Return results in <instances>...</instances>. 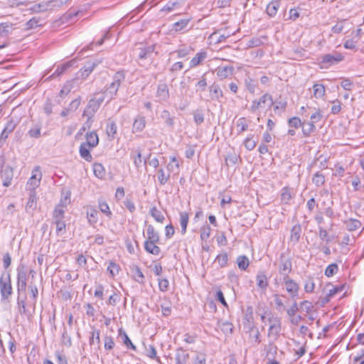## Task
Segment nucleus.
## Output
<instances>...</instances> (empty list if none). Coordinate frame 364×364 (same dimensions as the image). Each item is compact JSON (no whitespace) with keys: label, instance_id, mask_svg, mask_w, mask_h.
Listing matches in <instances>:
<instances>
[{"label":"nucleus","instance_id":"1","mask_svg":"<svg viewBox=\"0 0 364 364\" xmlns=\"http://www.w3.org/2000/svg\"><path fill=\"white\" fill-rule=\"evenodd\" d=\"M0 293L2 301L8 300L13 294L10 273L3 274L0 277Z\"/></svg>","mask_w":364,"mask_h":364},{"label":"nucleus","instance_id":"2","mask_svg":"<svg viewBox=\"0 0 364 364\" xmlns=\"http://www.w3.org/2000/svg\"><path fill=\"white\" fill-rule=\"evenodd\" d=\"M156 45H144L139 44V46L136 48L135 53L136 54L137 60L140 64H142L145 60H151L152 55L155 51Z\"/></svg>","mask_w":364,"mask_h":364},{"label":"nucleus","instance_id":"3","mask_svg":"<svg viewBox=\"0 0 364 364\" xmlns=\"http://www.w3.org/2000/svg\"><path fill=\"white\" fill-rule=\"evenodd\" d=\"M269 324L268 330V338L270 342L276 341L281 331V321L277 316H271L268 318Z\"/></svg>","mask_w":364,"mask_h":364},{"label":"nucleus","instance_id":"4","mask_svg":"<svg viewBox=\"0 0 364 364\" xmlns=\"http://www.w3.org/2000/svg\"><path fill=\"white\" fill-rule=\"evenodd\" d=\"M125 76L123 72H117L113 76V81L107 88L105 93L108 95V101L111 100L117 95L118 89L124 80Z\"/></svg>","mask_w":364,"mask_h":364},{"label":"nucleus","instance_id":"5","mask_svg":"<svg viewBox=\"0 0 364 364\" xmlns=\"http://www.w3.org/2000/svg\"><path fill=\"white\" fill-rule=\"evenodd\" d=\"M28 270L23 264H20L17 267V291L20 294L25 292L27 286Z\"/></svg>","mask_w":364,"mask_h":364},{"label":"nucleus","instance_id":"6","mask_svg":"<svg viewBox=\"0 0 364 364\" xmlns=\"http://www.w3.org/2000/svg\"><path fill=\"white\" fill-rule=\"evenodd\" d=\"M267 364H279L283 353L278 352L277 348L270 343L265 347Z\"/></svg>","mask_w":364,"mask_h":364},{"label":"nucleus","instance_id":"7","mask_svg":"<svg viewBox=\"0 0 364 364\" xmlns=\"http://www.w3.org/2000/svg\"><path fill=\"white\" fill-rule=\"evenodd\" d=\"M65 210L63 207L59 204L57 205L53 211V217L54 220V223L56 225V232L57 234H60L63 231L65 230V224L63 220L64 218Z\"/></svg>","mask_w":364,"mask_h":364},{"label":"nucleus","instance_id":"8","mask_svg":"<svg viewBox=\"0 0 364 364\" xmlns=\"http://www.w3.org/2000/svg\"><path fill=\"white\" fill-rule=\"evenodd\" d=\"M292 269V263L289 257H286L284 253L279 257V263L278 265V272L284 277H289V274Z\"/></svg>","mask_w":364,"mask_h":364},{"label":"nucleus","instance_id":"9","mask_svg":"<svg viewBox=\"0 0 364 364\" xmlns=\"http://www.w3.org/2000/svg\"><path fill=\"white\" fill-rule=\"evenodd\" d=\"M0 177L3 181V186L8 187L11 185L14 177V171L11 167L4 166V162L0 161Z\"/></svg>","mask_w":364,"mask_h":364},{"label":"nucleus","instance_id":"10","mask_svg":"<svg viewBox=\"0 0 364 364\" xmlns=\"http://www.w3.org/2000/svg\"><path fill=\"white\" fill-rule=\"evenodd\" d=\"M283 282L285 285V289L292 299L297 297L299 295V284L289 277H284Z\"/></svg>","mask_w":364,"mask_h":364},{"label":"nucleus","instance_id":"11","mask_svg":"<svg viewBox=\"0 0 364 364\" xmlns=\"http://www.w3.org/2000/svg\"><path fill=\"white\" fill-rule=\"evenodd\" d=\"M268 100L270 101V106L274 104L272 97L268 93L264 94L258 100H254L250 107V111L252 113L256 112L258 109L264 107V105Z\"/></svg>","mask_w":364,"mask_h":364},{"label":"nucleus","instance_id":"12","mask_svg":"<svg viewBox=\"0 0 364 364\" xmlns=\"http://www.w3.org/2000/svg\"><path fill=\"white\" fill-rule=\"evenodd\" d=\"M16 124L12 119L9 120L0 135V148H1L6 141L9 135L15 129Z\"/></svg>","mask_w":364,"mask_h":364},{"label":"nucleus","instance_id":"13","mask_svg":"<svg viewBox=\"0 0 364 364\" xmlns=\"http://www.w3.org/2000/svg\"><path fill=\"white\" fill-rule=\"evenodd\" d=\"M210 96L213 100L220 102V99L224 97L223 92L220 85L214 82L209 86Z\"/></svg>","mask_w":364,"mask_h":364},{"label":"nucleus","instance_id":"14","mask_svg":"<svg viewBox=\"0 0 364 364\" xmlns=\"http://www.w3.org/2000/svg\"><path fill=\"white\" fill-rule=\"evenodd\" d=\"M208 53L205 50H200L190 60L189 68H193L202 64V63L207 58Z\"/></svg>","mask_w":364,"mask_h":364},{"label":"nucleus","instance_id":"15","mask_svg":"<svg viewBox=\"0 0 364 364\" xmlns=\"http://www.w3.org/2000/svg\"><path fill=\"white\" fill-rule=\"evenodd\" d=\"M156 97L160 102H166L169 98V90L166 83H160L158 85Z\"/></svg>","mask_w":364,"mask_h":364},{"label":"nucleus","instance_id":"16","mask_svg":"<svg viewBox=\"0 0 364 364\" xmlns=\"http://www.w3.org/2000/svg\"><path fill=\"white\" fill-rule=\"evenodd\" d=\"M41 178H42V173L41 171V168H40V166H37L33 170L32 176L29 178L28 183L34 189L35 188H36L39 186Z\"/></svg>","mask_w":364,"mask_h":364},{"label":"nucleus","instance_id":"17","mask_svg":"<svg viewBox=\"0 0 364 364\" xmlns=\"http://www.w3.org/2000/svg\"><path fill=\"white\" fill-rule=\"evenodd\" d=\"M343 59V56L341 53H336L335 55L326 54L321 56V63L324 65H332L335 63L341 61Z\"/></svg>","mask_w":364,"mask_h":364},{"label":"nucleus","instance_id":"18","mask_svg":"<svg viewBox=\"0 0 364 364\" xmlns=\"http://www.w3.org/2000/svg\"><path fill=\"white\" fill-rule=\"evenodd\" d=\"M100 107L97 104L95 103L94 101L91 100L89 101L87 105L85 107L83 112V117H86L87 120H90L92 118L95 112L98 110Z\"/></svg>","mask_w":364,"mask_h":364},{"label":"nucleus","instance_id":"19","mask_svg":"<svg viewBox=\"0 0 364 364\" xmlns=\"http://www.w3.org/2000/svg\"><path fill=\"white\" fill-rule=\"evenodd\" d=\"M146 127L145 117L142 115H138L134 119L132 124V132H141L144 130Z\"/></svg>","mask_w":364,"mask_h":364},{"label":"nucleus","instance_id":"20","mask_svg":"<svg viewBox=\"0 0 364 364\" xmlns=\"http://www.w3.org/2000/svg\"><path fill=\"white\" fill-rule=\"evenodd\" d=\"M183 5V0L169 1L161 9V11L171 12L179 10Z\"/></svg>","mask_w":364,"mask_h":364},{"label":"nucleus","instance_id":"21","mask_svg":"<svg viewBox=\"0 0 364 364\" xmlns=\"http://www.w3.org/2000/svg\"><path fill=\"white\" fill-rule=\"evenodd\" d=\"M301 226L300 224L294 225L290 231L289 240L294 245L299 242L301 235Z\"/></svg>","mask_w":364,"mask_h":364},{"label":"nucleus","instance_id":"22","mask_svg":"<svg viewBox=\"0 0 364 364\" xmlns=\"http://www.w3.org/2000/svg\"><path fill=\"white\" fill-rule=\"evenodd\" d=\"M37 207V199L36 192L33 190L29 193L28 200L26 205V211L28 213H32Z\"/></svg>","mask_w":364,"mask_h":364},{"label":"nucleus","instance_id":"23","mask_svg":"<svg viewBox=\"0 0 364 364\" xmlns=\"http://www.w3.org/2000/svg\"><path fill=\"white\" fill-rule=\"evenodd\" d=\"M232 66L218 67L215 69L216 75L220 80H224L231 75L233 73Z\"/></svg>","mask_w":364,"mask_h":364},{"label":"nucleus","instance_id":"24","mask_svg":"<svg viewBox=\"0 0 364 364\" xmlns=\"http://www.w3.org/2000/svg\"><path fill=\"white\" fill-rule=\"evenodd\" d=\"M42 19L40 17H33L30 20H28L24 25L23 30L28 31L32 29H35L39 26H41Z\"/></svg>","mask_w":364,"mask_h":364},{"label":"nucleus","instance_id":"25","mask_svg":"<svg viewBox=\"0 0 364 364\" xmlns=\"http://www.w3.org/2000/svg\"><path fill=\"white\" fill-rule=\"evenodd\" d=\"M96 66V63H87L77 73V77H80L82 79H85L89 76V75L92 72Z\"/></svg>","mask_w":364,"mask_h":364},{"label":"nucleus","instance_id":"26","mask_svg":"<svg viewBox=\"0 0 364 364\" xmlns=\"http://www.w3.org/2000/svg\"><path fill=\"white\" fill-rule=\"evenodd\" d=\"M160 117L164 121L166 125L172 130L175 125V118L173 116H171L170 112L164 109L161 112Z\"/></svg>","mask_w":364,"mask_h":364},{"label":"nucleus","instance_id":"27","mask_svg":"<svg viewBox=\"0 0 364 364\" xmlns=\"http://www.w3.org/2000/svg\"><path fill=\"white\" fill-rule=\"evenodd\" d=\"M86 141L83 144H87L91 148L95 147L99 143V138L95 132H88L85 135Z\"/></svg>","mask_w":364,"mask_h":364},{"label":"nucleus","instance_id":"28","mask_svg":"<svg viewBox=\"0 0 364 364\" xmlns=\"http://www.w3.org/2000/svg\"><path fill=\"white\" fill-rule=\"evenodd\" d=\"M118 333H119V337L121 338L122 343L128 349H132V350L136 349V346L132 343V342L129 339L128 335L122 328H119L118 331Z\"/></svg>","mask_w":364,"mask_h":364},{"label":"nucleus","instance_id":"29","mask_svg":"<svg viewBox=\"0 0 364 364\" xmlns=\"http://www.w3.org/2000/svg\"><path fill=\"white\" fill-rule=\"evenodd\" d=\"M158 242H149V241H145L144 242V249L145 250L154 255H159L161 252L160 247L156 245V243Z\"/></svg>","mask_w":364,"mask_h":364},{"label":"nucleus","instance_id":"30","mask_svg":"<svg viewBox=\"0 0 364 364\" xmlns=\"http://www.w3.org/2000/svg\"><path fill=\"white\" fill-rule=\"evenodd\" d=\"M117 127L116 122L109 119L106 126V132L110 139H114L117 134Z\"/></svg>","mask_w":364,"mask_h":364},{"label":"nucleus","instance_id":"31","mask_svg":"<svg viewBox=\"0 0 364 364\" xmlns=\"http://www.w3.org/2000/svg\"><path fill=\"white\" fill-rule=\"evenodd\" d=\"M256 282L257 287L262 289L265 290L268 286V281L266 274L264 272H259L256 277Z\"/></svg>","mask_w":364,"mask_h":364},{"label":"nucleus","instance_id":"32","mask_svg":"<svg viewBox=\"0 0 364 364\" xmlns=\"http://www.w3.org/2000/svg\"><path fill=\"white\" fill-rule=\"evenodd\" d=\"M100 331L98 329H95L93 328L92 331L91 332V335L89 339L90 345L91 346H94L96 348L100 347Z\"/></svg>","mask_w":364,"mask_h":364},{"label":"nucleus","instance_id":"33","mask_svg":"<svg viewBox=\"0 0 364 364\" xmlns=\"http://www.w3.org/2000/svg\"><path fill=\"white\" fill-rule=\"evenodd\" d=\"M92 149L90 146L83 143L80 146V156L86 160L87 161H91L92 159V155L90 154V150Z\"/></svg>","mask_w":364,"mask_h":364},{"label":"nucleus","instance_id":"34","mask_svg":"<svg viewBox=\"0 0 364 364\" xmlns=\"http://www.w3.org/2000/svg\"><path fill=\"white\" fill-rule=\"evenodd\" d=\"M346 228L348 231H355L361 227V222L357 219L350 218L345 221Z\"/></svg>","mask_w":364,"mask_h":364},{"label":"nucleus","instance_id":"35","mask_svg":"<svg viewBox=\"0 0 364 364\" xmlns=\"http://www.w3.org/2000/svg\"><path fill=\"white\" fill-rule=\"evenodd\" d=\"M146 233H147V238L145 241H149V242H159V235L155 231V229L153 225H149L147 226Z\"/></svg>","mask_w":364,"mask_h":364},{"label":"nucleus","instance_id":"36","mask_svg":"<svg viewBox=\"0 0 364 364\" xmlns=\"http://www.w3.org/2000/svg\"><path fill=\"white\" fill-rule=\"evenodd\" d=\"M236 127L237 129V134H241L242 132L248 129V120L244 117L239 118L237 121Z\"/></svg>","mask_w":364,"mask_h":364},{"label":"nucleus","instance_id":"37","mask_svg":"<svg viewBox=\"0 0 364 364\" xmlns=\"http://www.w3.org/2000/svg\"><path fill=\"white\" fill-rule=\"evenodd\" d=\"M134 279L139 284H144L145 283V278L140 268L137 266L132 269Z\"/></svg>","mask_w":364,"mask_h":364},{"label":"nucleus","instance_id":"38","mask_svg":"<svg viewBox=\"0 0 364 364\" xmlns=\"http://www.w3.org/2000/svg\"><path fill=\"white\" fill-rule=\"evenodd\" d=\"M191 20L190 18L181 19L172 25V29L176 32L181 31L188 26Z\"/></svg>","mask_w":364,"mask_h":364},{"label":"nucleus","instance_id":"39","mask_svg":"<svg viewBox=\"0 0 364 364\" xmlns=\"http://www.w3.org/2000/svg\"><path fill=\"white\" fill-rule=\"evenodd\" d=\"M291 199L292 195L290 188L287 186L282 188L281 190V201L289 205Z\"/></svg>","mask_w":364,"mask_h":364},{"label":"nucleus","instance_id":"40","mask_svg":"<svg viewBox=\"0 0 364 364\" xmlns=\"http://www.w3.org/2000/svg\"><path fill=\"white\" fill-rule=\"evenodd\" d=\"M150 215L154 218V220L160 223H163L165 220V217L162 212L159 210L156 206H153L149 210Z\"/></svg>","mask_w":364,"mask_h":364},{"label":"nucleus","instance_id":"41","mask_svg":"<svg viewBox=\"0 0 364 364\" xmlns=\"http://www.w3.org/2000/svg\"><path fill=\"white\" fill-rule=\"evenodd\" d=\"M280 6V3L279 1H272L267 6L266 9V12L267 15L271 17H273L276 15L278 9Z\"/></svg>","mask_w":364,"mask_h":364},{"label":"nucleus","instance_id":"42","mask_svg":"<svg viewBox=\"0 0 364 364\" xmlns=\"http://www.w3.org/2000/svg\"><path fill=\"white\" fill-rule=\"evenodd\" d=\"M313 90L314 96L317 99L322 98L325 95L326 90L324 85L322 84H314L313 85Z\"/></svg>","mask_w":364,"mask_h":364},{"label":"nucleus","instance_id":"43","mask_svg":"<svg viewBox=\"0 0 364 364\" xmlns=\"http://www.w3.org/2000/svg\"><path fill=\"white\" fill-rule=\"evenodd\" d=\"M98 206L100 210V211L104 213L106 216H107L109 218H111L112 217V211L109 209V207L107 202L103 199H99L98 200Z\"/></svg>","mask_w":364,"mask_h":364},{"label":"nucleus","instance_id":"44","mask_svg":"<svg viewBox=\"0 0 364 364\" xmlns=\"http://www.w3.org/2000/svg\"><path fill=\"white\" fill-rule=\"evenodd\" d=\"M189 216L186 212L180 213V225L181 227V234L186 232V228L188 223Z\"/></svg>","mask_w":364,"mask_h":364},{"label":"nucleus","instance_id":"45","mask_svg":"<svg viewBox=\"0 0 364 364\" xmlns=\"http://www.w3.org/2000/svg\"><path fill=\"white\" fill-rule=\"evenodd\" d=\"M250 333V338L252 343H255L256 344H259L260 341V333L259 332L258 328L253 327L250 329H247Z\"/></svg>","mask_w":364,"mask_h":364},{"label":"nucleus","instance_id":"46","mask_svg":"<svg viewBox=\"0 0 364 364\" xmlns=\"http://www.w3.org/2000/svg\"><path fill=\"white\" fill-rule=\"evenodd\" d=\"M87 218L88 222L91 225H94L98 221V212L95 208H90L87 212Z\"/></svg>","mask_w":364,"mask_h":364},{"label":"nucleus","instance_id":"47","mask_svg":"<svg viewBox=\"0 0 364 364\" xmlns=\"http://www.w3.org/2000/svg\"><path fill=\"white\" fill-rule=\"evenodd\" d=\"M312 182L317 187L321 186L326 182L324 175L318 171L315 173L312 177Z\"/></svg>","mask_w":364,"mask_h":364},{"label":"nucleus","instance_id":"48","mask_svg":"<svg viewBox=\"0 0 364 364\" xmlns=\"http://www.w3.org/2000/svg\"><path fill=\"white\" fill-rule=\"evenodd\" d=\"M28 135L31 138L38 139L41 135V124H35L32 127L28 132Z\"/></svg>","mask_w":364,"mask_h":364},{"label":"nucleus","instance_id":"49","mask_svg":"<svg viewBox=\"0 0 364 364\" xmlns=\"http://www.w3.org/2000/svg\"><path fill=\"white\" fill-rule=\"evenodd\" d=\"M93 172L95 176L99 178H102L105 176V169L104 166L99 163L94 164Z\"/></svg>","mask_w":364,"mask_h":364},{"label":"nucleus","instance_id":"50","mask_svg":"<svg viewBox=\"0 0 364 364\" xmlns=\"http://www.w3.org/2000/svg\"><path fill=\"white\" fill-rule=\"evenodd\" d=\"M302 132L305 136H309L311 133L316 130V126L314 123L309 122L307 123H303Z\"/></svg>","mask_w":364,"mask_h":364},{"label":"nucleus","instance_id":"51","mask_svg":"<svg viewBox=\"0 0 364 364\" xmlns=\"http://www.w3.org/2000/svg\"><path fill=\"white\" fill-rule=\"evenodd\" d=\"M218 326L225 334L232 333L233 326L228 321H220L218 322Z\"/></svg>","mask_w":364,"mask_h":364},{"label":"nucleus","instance_id":"52","mask_svg":"<svg viewBox=\"0 0 364 364\" xmlns=\"http://www.w3.org/2000/svg\"><path fill=\"white\" fill-rule=\"evenodd\" d=\"M73 65V62L70 61L66 63H64L61 65L60 66L58 67L55 72L53 73V75L50 77H58L62 75L65 70H67L69 68H70Z\"/></svg>","mask_w":364,"mask_h":364},{"label":"nucleus","instance_id":"53","mask_svg":"<svg viewBox=\"0 0 364 364\" xmlns=\"http://www.w3.org/2000/svg\"><path fill=\"white\" fill-rule=\"evenodd\" d=\"M237 263L239 269L246 270L250 264L249 259L245 255H240L237 258Z\"/></svg>","mask_w":364,"mask_h":364},{"label":"nucleus","instance_id":"54","mask_svg":"<svg viewBox=\"0 0 364 364\" xmlns=\"http://www.w3.org/2000/svg\"><path fill=\"white\" fill-rule=\"evenodd\" d=\"M245 85L247 90L252 94H255L257 87V82L250 77L245 79Z\"/></svg>","mask_w":364,"mask_h":364},{"label":"nucleus","instance_id":"55","mask_svg":"<svg viewBox=\"0 0 364 364\" xmlns=\"http://www.w3.org/2000/svg\"><path fill=\"white\" fill-rule=\"evenodd\" d=\"M210 232H211V228L209 226V225H208V224L203 225L200 229L201 240L206 241L209 238V237L210 235Z\"/></svg>","mask_w":364,"mask_h":364},{"label":"nucleus","instance_id":"56","mask_svg":"<svg viewBox=\"0 0 364 364\" xmlns=\"http://www.w3.org/2000/svg\"><path fill=\"white\" fill-rule=\"evenodd\" d=\"M193 49L191 46L182 47L175 50L174 53L177 54V57L179 58H183L188 55Z\"/></svg>","mask_w":364,"mask_h":364},{"label":"nucleus","instance_id":"57","mask_svg":"<svg viewBox=\"0 0 364 364\" xmlns=\"http://www.w3.org/2000/svg\"><path fill=\"white\" fill-rule=\"evenodd\" d=\"M215 262H217L220 267H224L227 265L228 261V254L225 252L219 254L215 258Z\"/></svg>","mask_w":364,"mask_h":364},{"label":"nucleus","instance_id":"58","mask_svg":"<svg viewBox=\"0 0 364 364\" xmlns=\"http://www.w3.org/2000/svg\"><path fill=\"white\" fill-rule=\"evenodd\" d=\"M257 145V142L253 140V135H248L244 141V146L248 151L253 150Z\"/></svg>","mask_w":364,"mask_h":364},{"label":"nucleus","instance_id":"59","mask_svg":"<svg viewBox=\"0 0 364 364\" xmlns=\"http://www.w3.org/2000/svg\"><path fill=\"white\" fill-rule=\"evenodd\" d=\"M253 327H255L254 319L252 312L250 311V314H246L244 317V328L245 329H250Z\"/></svg>","mask_w":364,"mask_h":364},{"label":"nucleus","instance_id":"60","mask_svg":"<svg viewBox=\"0 0 364 364\" xmlns=\"http://www.w3.org/2000/svg\"><path fill=\"white\" fill-rule=\"evenodd\" d=\"M338 271V267L336 263L329 264L325 270V275L327 277H331Z\"/></svg>","mask_w":364,"mask_h":364},{"label":"nucleus","instance_id":"61","mask_svg":"<svg viewBox=\"0 0 364 364\" xmlns=\"http://www.w3.org/2000/svg\"><path fill=\"white\" fill-rule=\"evenodd\" d=\"M170 177L169 173L166 174L164 172V170L163 168H160L158 171V181L160 183L161 185H164L167 183Z\"/></svg>","mask_w":364,"mask_h":364},{"label":"nucleus","instance_id":"62","mask_svg":"<svg viewBox=\"0 0 364 364\" xmlns=\"http://www.w3.org/2000/svg\"><path fill=\"white\" fill-rule=\"evenodd\" d=\"M318 237L321 240L326 241L327 243H329L332 240V238L329 236L327 230L323 227L318 228Z\"/></svg>","mask_w":364,"mask_h":364},{"label":"nucleus","instance_id":"63","mask_svg":"<svg viewBox=\"0 0 364 364\" xmlns=\"http://www.w3.org/2000/svg\"><path fill=\"white\" fill-rule=\"evenodd\" d=\"M193 120L198 125L201 124L204 122V114L201 110H196L193 112Z\"/></svg>","mask_w":364,"mask_h":364},{"label":"nucleus","instance_id":"64","mask_svg":"<svg viewBox=\"0 0 364 364\" xmlns=\"http://www.w3.org/2000/svg\"><path fill=\"white\" fill-rule=\"evenodd\" d=\"M239 156L235 153L228 154L225 157V162L228 166L235 165L237 163Z\"/></svg>","mask_w":364,"mask_h":364}]
</instances>
